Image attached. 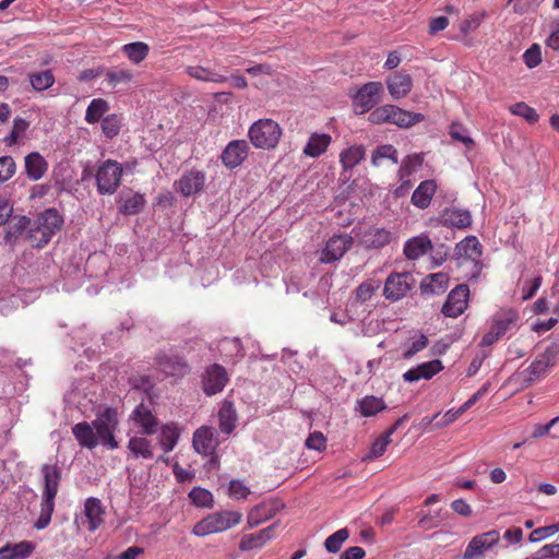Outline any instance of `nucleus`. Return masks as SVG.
<instances>
[{
	"label": "nucleus",
	"instance_id": "obj_11",
	"mask_svg": "<svg viewBox=\"0 0 559 559\" xmlns=\"http://www.w3.org/2000/svg\"><path fill=\"white\" fill-rule=\"evenodd\" d=\"M469 288L466 284L455 286L448 295L441 312L448 318H457L468 306Z\"/></svg>",
	"mask_w": 559,
	"mask_h": 559
},
{
	"label": "nucleus",
	"instance_id": "obj_47",
	"mask_svg": "<svg viewBox=\"0 0 559 559\" xmlns=\"http://www.w3.org/2000/svg\"><path fill=\"white\" fill-rule=\"evenodd\" d=\"M32 87L37 92L46 91L55 83V76L51 70H45L28 75Z\"/></svg>",
	"mask_w": 559,
	"mask_h": 559
},
{
	"label": "nucleus",
	"instance_id": "obj_33",
	"mask_svg": "<svg viewBox=\"0 0 559 559\" xmlns=\"http://www.w3.org/2000/svg\"><path fill=\"white\" fill-rule=\"evenodd\" d=\"M456 254L477 262L481 257V245L475 236H467L456 245Z\"/></svg>",
	"mask_w": 559,
	"mask_h": 559
},
{
	"label": "nucleus",
	"instance_id": "obj_6",
	"mask_svg": "<svg viewBox=\"0 0 559 559\" xmlns=\"http://www.w3.org/2000/svg\"><path fill=\"white\" fill-rule=\"evenodd\" d=\"M559 360V345L551 344L546 349L536 356L534 361L522 371L523 380L532 383L542 377H545L548 369L554 367Z\"/></svg>",
	"mask_w": 559,
	"mask_h": 559
},
{
	"label": "nucleus",
	"instance_id": "obj_1",
	"mask_svg": "<svg viewBox=\"0 0 559 559\" xmlns=\"http://www.w3.org/2000/svg\"><path fill=\"white\" fill-rule=\"evenodd\" d=\"M41 473L44 476V490L39 516L34 523V528L36 530H44L50 524L55 510V499L61 480V473L56 465L44 464Z\"/></svg>",
	"mask_w": 559,
	"mask_h": 559
},
{
	"label": "nucleus",
	"instance_id": "obj_61",
	"mask_svg": "<svg viewBox=\"0 0 559 559\" xmlns=\"http://www.w3.org/2000/svg\"><path fill=\"white\" fill-rule=\"evenodd\" d=\"M450 135L459 142L464 143L468 148L474 145V141L472 138L465 134V131L462 130V126L460 123H452L450 127Z\"/></svg>",
	"mask_w": 559,
	"mask_h": 559
},
{
	"label": "nucleus",
	"instance_id": "obj_16",
	"mask_svg": "<svg viewBox=\"0 0 559 559\" xmlns=\"http://www.w3.org/2000/svg\"><path fill=\"white\" fill-rule=\"evenodd\" d=\"M359 241L366 249H381L393 240V234L384 227L370 226L361 231Z\"/></svg>",
	"mask_w": 559,
	"mask_h": 559
},
{
	"label": "nucleus",
	"instance_id": "obj_35",
	"mask_svg": "<svg viewBox=\"0 0 559 559\" xmlns=\"http://www.w3.org/2000/svg\"><path fill=\"white\" fill-rule=\"evenodd\" d=\"M331 136L325 133H312L304 148V154L310 157H319L331 144Z\"/></svg>",
	"mask_w": 559,
	"mask_h": 559
},
{
	"label": "nucleus",
	"instance_id": "obj_34",
	"mask_svg": "<svg viewBox=\"0 0 559 559\" xmlns=\"http://www.w3.org/2000/svg\"><path fill=\"white\" fill-rule=\"evenodd\" d=\"M217 416L221 431L230 435L237 425V413L234 404L229 401H225Z\"/></svg>",
	"mask_w": 559,
	"mask_h": 559
},
{
	"label": "nucleus",
	"instance_id": "obj_22",
	"mask_svg": "<svg viewBox=\"0 0 559 559\" xmlns=\"http://www.w3.org/2000/svg\"><path fill=\"white\" fill-rule=\"evenodd\" d=\"M442 362L438 359L418 365L403 374L406 382H415L420 379L429 380L442 370Z\"/></svg>",
	"mask_w": 559,
	"mask_h": 559
},
{
	"label": "nucleus",
	"instance_id": "obj_31",
	"mask_svg": "<svg viewBox=\"0 0 559 559\" xmlns=\"http://www.w3.org/2000/svg\"><path fill=\"white\" fill-rule=\"evenodd\" d=\"M47 169L48 163L38 152H32L25 156V171L31 180L41 179Z\"/></svg>",
	"mask_w": 559,
	"mask_h": 559
},
{
	"label": "nucleus",
	"instance_id": "obj_30",
	"mask_svg": "<svg viewBox=\"0 0 559 559\" xmlns=\"http://www.w3.org/2000/svg\"><path fill=\"white\" fill-rule=\"evenodd\" d=\"M34 550L35 545L27 540L7 544L0 548V559H26Z\"/></svg>",
	"mask_w": 559,
	"mask_h": 559
},
{
	"label": "nucleus",
	"instance_id": "obj_54",
	"mask_svg": "<svg viewBox=\"0 0 559 559\" xmlns=\"http://www.w3.org/2000/svg\"><path fill=\"white\" fill-rule=\"evenodd\" d=\"M102 130L109 139L118 135L120 131V120L117 115H108L104 117L102 120Z\"/></svg>",
	"mask_w": 559,
	"mask_h": 559
},
{
	"label": "nucleus",
	"instance_id": "obj_12",
	"mask_svg": "<svg viewBox=\"0 0 559 559\" xmlns=\"http://www.w3.org/2000/svg\"><path fill=\"white\" fill-rule=\"evenodd\" d=\"M354 239L347 234L334 235L321 251L320 262L332 263L340 260L353 246Z\"/></svg>",
	"mask_w": 559,
	"mask_h": 559
},
{
	"label": "nucleus",
	"instance_id": "obj_48",
	"mask_svg": "<svg viewBox=\"0 0 559 559\" xmlns=\"http://www.w3.org/2000/svg\"><path fill=\"white\" fill-rule=\"evenodd\" d=\"M144 204V197L140 193H133L131 197L123 200L119 211L124 215H134L143 209Z\"/></svg>",
	"mask_w": 559,
	"mask_h": 559
},
{
	"label": "nucleus",
	"instance_id": "obj_52",
	"mask_svg": "<svg viewBox=\"0 0 559 559\" xmlns=\"http://www.w3.org/2000/svg\"><path fill=\"white\" fill-rule=\"evenodd\" d=\"M16 170V164L12 156L0 157V185L11 179Z\"/></svg>",
	"mask_w": 559,
	"mask_h": 559
},
{
	"label": "nucleus",
	"instance_id": "obj_44",
	"mask_svg": "<svg viewBox=\"0 0 559 559\" xmlns=\"http://www.w3.org/2000/svg\"><path fill=\"white\" fill-rule=\"evenodd\" d=\"M384 159H389L392 164H397L399 154L396 148L391 144L380 145L378 146L371 156V164L376 167L382 165Z\"/></svg>",
	"mask_w": 559,
	"mask_h": 559
},
{
	"label": "nucleus",
	"instance_id": "obj_15",
	"mask_svg": "<svg viewBox=\"0 0 559 559\" xmlns=\"http://www.w3.org/2000/svg\"><path fill=\"white\" fill-rule=\"evenodd\" d=\"M248 153L249 144L247 141L233 140L222 152L221 159L226 168L235 169L246 160Z\"/></svg>",
	"mask_w": 559,
	"mask_h": 559
},
{
	"label": "nucleus",
	"instance_id": "obj_57",
	"mask_svg": "<svg viewBox=\"0 0 559 559\" xmlns=\"http://www.w3.org/2000/svg\"><path fill=\"white\" fill-rule=\"evenodd\" d=\"M390 110H392V109H391V105H389V104L379 106L369 114L368 120L374 124L389 123Z\"/></svg>",
	"mask_w": 559,
	"mask_h": 559
},
{
	"label": "nucleus",
	"instance_id": "obj_26",
	"mask_svg": "<svg viewBox=\"0 0 559 559\" xmlns=\"http://www.w3.org/2000/svg\"><path fill=\"white\" fill-rule=\"evenodd\" d=\"M128 450L133 459L152 460L154 457V444L143 436L131 437L128 441Z\"/></svg>",
	"mask_w": 559,
	"mask_h": 559
},
{
	"label": "nucleus",
	"instance_id": "obj_2",
	"mask_svg": "<svg viewBox=\"0 0 559 559\" xmlns=\"http://www.w3.org/2000/svg\"><path fill=\"white\" fill-rule=\"evenodd\" d=\"M63 217L58 210L51 207L39 213L34 221L33 227L27 233V239L35 248L47 246L52 236L62 228Z\"/></svg>",
	"mask_w": 559,
	"mask_h": 559
},
{
	"label": "nucleus",
	"instance_id": "obj_56",
	"mask_svg": "<svg viewBox=\"0 0 559 559\" xmlns=\"http://www.w3.org/2000/svg\"><path fill=\"white\" fill-rule=\"evenodd\" d=\"M523 61L527 68L533 69L542 62V50L538 44H533L523 53Z\"/></svg>",
	"mask_w": 559,
	"mask_h": 559
},
{
	"label": "nucleus",
	"instance_id": "obj_63",
	"mask_svg": "<svg viewBox=\"0 0 559 559\" xmlns=\"http://www.w3.org/2000/svg\"><path fill=\"white\" fill-rule=\"evenodd\" d=\"M427 345H428L427 336L424 334H420V336L411 344L409 348L404 353L403 357L408 359V358L413 357L415 354H417L418 352L426 348Z\"/></svg>",
	"mask_w": 559,
	"mask_h": 559
},
{
	"label": "nucleus",
	"instance_id": "obj_36",
	"mask_svg": "<svg viewBox=\"0 0 559 559\" xmlns=\"http://www.w3.org/2000/svg\"><path fill=\"white\" fill-rule=\"evenodd\" d=\"M122 53L134 64L141 63L150 53V46L144 41H133L121 47Z\"/></svg>",
	"mask_w": 559,
	"mask_h": 559
},
{
	"label": "nucleus",
	"instance_id": "obj_59",
	"mask_svg": "<svg viewBox=\"0 0 559 559\" xmlns=\"http://www.w3.org/2000/svg\"><path fill=\"white\" fill-rule=\"evenodd\" d=\"M559 558V544H548L539 548L527 559H551Z\"/></svg>",
	"mask_w": 559,
	"mask_h": 559
},
{
	"label": "nucleus",
	"instance_id": "obj_19",
	"mask_svg": "<svg viewBox=\"0 0 559 559\" xmlns=\"http://www.w3.org/2000/svg\"><path fill=\"white\" fill-rule=\"evenodd\" d=\"M131 418L141 428L143 435L151 436L157 432L158 420L144 404H140L134 408Z\"/></svg>",
	"mask_w": 559,
	"mask_h": 559
},
{
	"label": "nucleus",
	"instance_id": "obj_53",
	"mask_svg": "<svg viewBox=\"0 0 559 559\" xmlns=\"http://www.w3.org/2000/svg\"><path fill=\"white\" fill-rule=\"evenodd\" d=\"M265 544V540L262 538L259 532L253 534H247L242 536L239 543V549L241 551H249L254 548H261Z\"/></svg>",
	"mask_w": 559,
	"mask_h": 559
},
{
	"label": "nucleus",
	"instance_id": "obj_41",
	"mask_svg": "<svg viewBox=\"0 0 559 559\" xmlns=\"http://www.w3.org/2000/svg\"><path fill=\"white\" fill-rule=\"evenodd\" d=\"M385 407V402L374 395H366L357 403V411L365 417L374 416Z\"/></svg>",
	"mask_w": 559,
	"mask_h": 559
},
{
	"label": "nucleus",
	"instance_id": "obj_42",
	"mask_svg": "<svg viewBox=\"0 0 559 559\" xmlns=\"http://www.w3.org/2000/svg\"><path fill=\"white\" fill-rule=\"evenodd\" d=\"M444 222L453 227L463 229L472 224V216L469 211L461 209L448 210L443 213Z\"/></svg>",
	"mask_w": 559,
	"mask_h": 559
},
{
	"label": "nucleus",
	"instance_id": "obj_20",
	"mask_svg": "<svg viewBox=\"0 0 559 559\" xmlns=\"http://www.w3.org/2000/svg\"><path fill=\"white\" fill-rule=\"evenodd\" d=\"M84 515L88 523V531L95 532L105 522V509L99 499L91 497L84 503Z\"/></svg>",
	"mask_w": 559,
	"mask_h": 559
},
{
	"label": "nucleus",
	"instance_id": "obj_10",
	"mask_svg": "<svg viewBox=\"0 0 559 559\" xmlns=\"http://www.w3.org/2000/svg\"><path fill=\"white\" fill-rule=\"evenodd\" d=\"M414 283V277L408 272L392 273L388 276L383 287L385 299L394 302L406 296Z\"/></svg>",
	"mask_w": 559,
	"mask_h": 559
},
{
	"label": "nucleus",
	"instance_id": "obj_29",
	"mask_svg": "<svg viewBox=\"0 0 559 559\" xmlns=\"http://www.w3.org/2000/svg\"><path fill=\"white\" fill-rule=\"evenodd\" d=\"M449 286V276L443 272L427 275L420 283L423 294L440 295Z\"/></svg>",
	"mask_w": 559,
	"mask_h": 559
},
{
	"label": "nucleus",
	"instance_id": "obj_46",
	"mask_svg": "<svg viewBox=\"0 0 559 559\" xmlns=\"http://www.w3.org/2000/svg\"><path fill=\"white\" fill-rule=\"evenodd\" d=\"M109 109L107 100L103 98L93 99L87 106L85 121L93 124L100 120L102 116Z\"/></svg>",
	"mask_w": 559,
	"mask_h": 559
},
{
	"label": "nucleus",
	"instance_id": "obj_38",
	"mask_svg": "<svg viewBox=\"0 0 559 559\" xmlns=\"http://www.w3.org/2000/svg\"><path fill=\"white\" fill-rule=\"evenodd\" d=\"M186 72L189 76L202 82L224 83L227 81L226 75L219 74L201 66H189L187 67Z\"/></svg>",
	"mask_w": 559,
	"mask_h": 559
},
{
	"label": "nucleus",
	"instance_id": "obj_45",
	"mask_svg": "<svg viewBox=\"0 0 559 559\" xmlns=\"http://www.w3.org/2000/svg\"><path fill=\"white\" fill-rule=\"evenodd\" d=\"M179 439V431L174 424H167L162 427L160 431V447L165 453L174 450Z\"/></svg>",
	"mask_w": 559,
	"mask_h": 559
},
{
	"label": "nucleus",
	"instance_id": "obj_43",
	"mask_svg": "<svg viewBox=\"0 0 559 559\" xmlns=\"http://www.w3.org/2000/svg\"><path fill=\"white\" fill-rule=\"evenodd\" d=\"M381 287V281L377 278H368L359 284L355 290V298L358 302H366L372 298V296Z\"/></svg>",
	"mask_w": 559,
	"mask_h": 559
},
{
	"label": "nucleus",
	"instance_id": "obj_9",
	"mask_svg": "<svg viewBox=\"0 0 559 559\" xmlns=\"http://www.w3.org/2000/svg\"><path fill=\"white\" fill-rule=\"evenodd\" d=\"M383 86L381 82H368L355 94L353 99L354 110L362 115L371 110L379 102Z\"/></svg>",
	"mask_w": 559,
	"mask_h": 559
},
{
	"label": "nucleus",
	"instance_id": "obj_25",
	"mask_svg": "<svg viewBox=\"0 0 559 559\" xmlns=\"http://www.w3.org/2000/svg\"><path fill=\"white\" fill-rule=\"evenodd\" d=\"M436 191L437 183L435 180H424L413 192L411 201L418 209H427L430 205Z\"/></svg>",
	"mask_w": 559,
	"mask_h": 559
},
{
	"label": "nucleus",
	"instance_id": "obj_62",
	"mask_svg": "<svg viewBox=\"0 0 559 559\" xmlns=\"http://www.w3.org/2000/svg\"><path fill=\"white\" fill-rule=\"evenodd\" d=\"M391 443V439H388V436L382 435L378 439L374 440L370 448V456L379 457L383 455L386 451L388 445Z\"/></svg>",
	"mask_w": 559,
	"mask_h": 559
},
{
	"label": "nucleus",
	"instance_id": "obj_49",
	"mask_svg": "<svg viewBox=\"0 0 559 559\" xmlns=\"http://www.w3.org/2000/svg\"><path fill=\"white\" fill-rule=\"evenodd\" d=\"M348 537H349V532L347 528H341V530L336 531L335 533H333L325 539V543H324L325 549L329 552H333V554L337 552L341 549L342 545L347 540Z\"/></svg>",
	"mask_w": 559,
	"mask_h": 559
},
{
	"label": "nucleus",
	"instance_id": "obj_13",
	"mask_svg": "<svg viewBox=\"0 0 559 559\" xmlns=\"http://www.w3.org/2000/svg\"><path fill=\"white\" fill-rule=\"evenodd\" d=\"M229 378L226 369L218 365L213 364L205 369L202 388L207 396L215 395L224 390Z\"/></svg>",
	"mask_w": 559,
	"mask_h": 559
},
{
	"label": "nucleus",
	"instance_id": "obj_27",
	"mask_svg": "<svg viewBox=\"0 0 559 559\" xmlns=\"http://www.w3.org/2000/svg\"><path fill=\"white\" fill-rule=\"evenodd\" d=\"M72 433L82 448L95 449L98 444L93 424L81 421L72 427Z\"/></svg>",
	"mask_w": 559,
	"mask_h": 559
},
{
	"label": "nucleus",
	"instance_id": "obj_60",
	"mask_svg": "<svg viewBox=\"0 0 559 559\" xmlns=\"http://www.w3.org/2000/svg\"><path fill=\"white\" fill-rule=\"evenodd\" d=\"M326 439L322 432L314 431L306 440V447L311 450L322 451L325 449Z\"/></svg>",
	"mask_w": 559,
	"mask_h": 559
},
{
	"label": "nucleus",
	"instance_id": "obj_5",
	"mask_svg": "<svg viewBox=\"0 0 559 559\" xmlns=\"http://www.w3.org/2000/svg\"><path fill=\"white\" fill-rule=\"evenodd\" d=\"M92 424L98 443L109 450L118 449L119 444L115 438V433L119 427V418L116 408L106 407L96 415Z\"/></svg>",
	"mask_w": 559,
	"mask_h": 559
},
{
	"label": "nucleus",
	"instance_id": "obj_28",
	"mask_svg": "<svg viewBox=\"0 0 559 559\" xmlns=\"http://www.w3.org/2000/svg\"><path fill=\"white\" fill-rule=\"evenodd\" d=\"M390 121L389 123L395 124L400 128H409L425 119V116L419 112H412L402 109L395 105H391Z\"/></svg>",
	"mask_w": 559,
	"mask_h": 559
},
{
	"label": "nucleus",
	"instance_id": "obj_58",
	"mask_svg": "<svg viewBox=\"0 0 559 559\" xmlns=\"http://www.w3.org/2000/svg\"><path fill=\"white\" fill-rule=\"evenodd\" d=\"M229 496L234 499H246L250 493L249 487L238 479H233L228 486Z\"/></svg>",
	"mask_w": 559,
	"mask_h": 559
},
{
	"label": "nucleus",
	"instance_id": "obj_17",
	"mask_svg": "<svg viewBox=\"0 0 559 559\" xmlns=\"http://www.w3.org/2000/svg\"><path fill=\"white\" fill-rule=\"evenodd\" d=\"M499 538L500 536L497 531H489L480 535H476L468 543L464 551V558L472 559L484 555L485 551L498 543Z\"/></svg>",
	"mask_w": 559,
	"mask_h": 559
},
{
	"label": "nucleus",
	"instance_id": "obj_64",
	"mask_svg": "<svg viewBox=\"0 0 559 559\" xmlns=\"http://www.w3.org/2000/svg\"><path fill=\"white\" fill-rule=\"evenodd\" d=\"M365 550L359 546H353L347 548L340 557V559H362L365 557Z\"/></svg>",
	"mask_w": 559,
	"mask_h": 559
},
{
	"label": "nucleus",
	"instance_id": "obj_3",
	"mask_svg": "<svg viewBox=\"0 0 559 559\" xmlns=\"http://www.w3.org/2000/svg\"><path fill=\"white\" fill-rule=\"evenodd\" d=\"M242 521V514L238 511L215 512L199 521L192 530L195 536L204 537L211 534L225 532Z\"/></svg>",
	"mask_w": 559,
	"mask_h": 559
},
{
	"label": "nucleus",
	"instance_id": "obj_32",
	"mask_svg": "<svg viewBox=\"0 0 559 559\" xmlns=\"http://www.w3.org/2000/svg\"><path fill=\"white\" fill-rule=\"evenodd\" d=\"M277 508L272 502H262L253 507L247 516V524L249 527L258 526L259 524L275 516Z\"/></svg>",
	"mask_w": 559,
	"mask_h": 559
},
{
	"label": "nucleus",
	"instance_id": "obj_8",
	"mask_svg": "<svg viewBox=\"0 0 559 559\" xmlns=\"http://www.w3.org/2000/svg\"><path fill=\"white\" fill-rule=\"evenodd\" d=\"M122 177L121 165L112 159L104 162L96 174L97 190L100 194H112L120 186Z\"/></svg>",
	"mask_w": 559,
	"mask_h": 559
},
{
	"label": "nucleus",
	"instance_id": "obj_23",
	"mask_svg": "<svg viewBox=\"0 0 559 559\" xmlns=\"http://www.w3.org/2000/svg\"><path fill=\"white\" fill-rule=\"evenodd\" d=\"M520 316L514 309H501L492 317L491 328L501 337L511 329L518 325Z\"/></svg>",
	"mask_w": 559,
	"mask_h": 559
},
{
	"label": "nucleus",
	"instance_id": "obj_50",
	"mask_svg": "<svg viewBox=\"0 0 559 559\" xmlns=\"http://www.w3.org/2000/svg\"><path fill=\"white\" fill-rule=\"evenodd\" d=\"M486 12H476L468 15L464 21L460 24V31L462 34L467 35L468 33L477 29L486 17Z\"/></svg>",
	"mask_w": 559,
	"mask_h": 559
},
{
	"label": "nucleus",
	"instance_id": "obj_14",
	"mask_svg": "<svg viewBox=\"0 0 559 559\" xmlns=\"http://www.w3.org/2000/svg\"><path fill=\"white\" fill-rule=\"evenodd\" d=\"M205 180L206 177L202 170L191 169L181 175L175 182V188L181 195L192 197L203 190Z\"/></svg>",
	"mask_w": 559,
	"mask_h": 559
},
{
	"label": "nucleus",
	"instance_id": "obj_7",
	"mask_svg": "<svg viewBox=\"0 0 559 559\" xmlns=\"http://www.w3.org/2000/svg\"><path fill=\"white\" fill-rule=\"evenodd\" d=\"M155 364L166 377L181 379L191 372L188 360L174 350L159 352L155 356Z\"/></svg>",
	"mask_w": 559,
	"mask_h": 559
},
{
	"label": "nucleus",
	"instance_id": "obj_37",
	"mask_svg": "<svg viewBox=\"0 0 559 559\" xmlns=\"http://www.w3.org/2000/svg\"><path fill=\"white\" fill-rule=\"evenodd\" d=\"M31 219L25 215H17L12 218L4 235V241L14 245L20 236L28 228Z\"/></svg>",
	"mask_w": 559,
	"mask_h": 559
},
{
	"label": "nucleus",
	"instance_id": "obj_51",
	"mask_svg": "<svg viewBox=\"0 0 559 559\" xmlns=\"http://www.w3.org/2000/svg\"><path fill=\"white\" fill-rule=\"evenodd\" d=\"M510 110L513 115L523 117L530 123H535L539 118L534 108L522 102L511 106Z\"/></svg>",
	"mask_w": 559,
	"mask_h": 559
},
{
	"label": "nucleus",
	"instance_id": "obj_4",
	"mask_svg": "<svg viewBox=\"0 0 559 559\" xmlns=\"http://www.w3.org/2000/svg\"><path fill=\"white\" fill-rule=\"evenodd\" d=\"M248 136L254 147L272 150L281 140L282 128L273 119H259L250 126Z\"/></svg>",
	"mask_w": 559,
	"mask_h": 559
},
{
	"label": "nucleus",
	"instance_id": "obj_18",
	"mask_svg": "<svg viewBox=\"0 0 559 559\" xmlns=\"http://www.w3.org/2000/svg\"><path fill=\"white\" fill-rule=\"evenodd\" d=\"M192 445L199 454L214 455L217 447L214 429L209 426L197 429L193 433Z\"/></svg>",
	"mask_w": 559,
	"mask_h": 559
},
{
	"label": "nucleus",
	"instance_id": "obj_21",
	"mask_svg": "<svg viewBox=\"0 0 559 559\" xmlns=\"http://www.w3.org/2000/svg\"><path fill=\"white\" fill-rule=\"evenodd\" d=\"M386 86L390 95L394 99L405 97L413 87V80L409 74L396 72L386 79Z\"/></svg>",
	"mask_w": 559,
	"mask_h": 559
},
{
	"label": "nucleus",
	"instance_id": "obj_24",
	"mask_svg": "<svg viewBox=\"0 0 559 559\" xmlns=\"http://www.w3.org/2000/svg\"><path fill=\"white\" fill-rule=\"evenodd\" d=\"M432 249V242L427 235H419L408 239L403 248V253L408 260H416Z\"/></svg>",
	"mask_w": 559,
	"mask_h": 559
},
{
	"label": "nucleus",
	"instance_id": "obj_55",
	"mask_svg": "<svg viewBox=\"0 0 559 559\" xmlns=\"http://www.w3.org/2000/svg\"><path fill=\"white\" fill-rule=\"evenodd\" d=\"M189 498L198 507H207L213 501L212 493L203 488L195 487L189 492Z\"/></svg>",
	"mask_w": 559,
	"mask_h": 559
},
{
	"label": "nucleus",
	"instance_id": "obj_40",
	"mask_svg": "<svg viewBox=\"0 0 559 559\" xmlns=\"http://www.w3.org/2000/svg\"><path fill=\"white\" fill-rule=\"evenodd\" d=\"M133 78L134 74L130 69L121 67L109 68L105 73V81L111 87L129 84Z\"/></svg>",
	"mask_w": 559,
	"mask_h": 559
},
{
	"label": "nucleus",
	"instance_id": "obj_39",
	"mask_svg": "<svg viewBox=\"0 0 559 559\" xmlns=\"http://www.w3.org/2000/svg\"><path fill=\"white\" fill-rule=\"evenodd\" d=\"M365 155L366 150L362 145H353L344 150L340 155V162L343 169H353L365 158Z\"/></svg>",
	"mask_w": 559,
	"mask_h": 559
}]
</instances>
